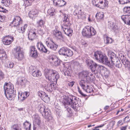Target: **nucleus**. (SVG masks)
Instances as JSON below:
<instances>
[{"instance_id": "nucleus-1", "label": "nucleus", "mask_w": 130, "mask_h": 130, "mask_svg": "<svg viewBox=\"0 0 130 130\" xmlns=\"http://www.w3.org/2000/svg\"><path fill=\"white\" fill-rule=\"evenodd\" d=\"M77 98L72 95H69L67 97H65L62 101V105L64 107L66 108L67 111L70 113L71 111L68 105H70L72 108L74 109H76L79 107V105L77 102Z\"/></svg>"}, {"instance_id": "nucleus-2", "label": "nucleus", "mask_w": 130, "mask_h": 130, "mask_svg": "<svg viewBox=\"0 0 130 130\" xmlns=\"http://www.w3.org/2000/svg\"><path fill=\"white\" fill-rule=\"evenodd\" d=\"M5 95L8 100H11L15 96L14 86L10 82L6 83L4 86Z\"/></svg>"}, {"instance_id": "nucleus-3", "label": "nucleus", "mask_w": 130, "mask_h": 130, "mask_svg": "<svg viewBox=\"0 0 130 130\" xmlns=\"http://www.w3.org/2000/svg\"><path fill=\"white\" fill-rule=\"evenodd\" d=\"M94 56L97 61L108 65L111 68H113V65L108 61V58L105 55H103L101 52L97 51L94 52Z\"/></svg>"}, {"instance_id": "nucleus-4", "label": "nucleus", "mask_w": 130, "mask_h": 130, "mask_svg": "<svg viewBox=\"0 0 130 130\" xmlns=\"http://www.w3.org/2000/svg\"><path fill=\"white\" fill-rule=\"evenodd\" d=\"M56 72L55 71L45 69L44 71V74L46 78L48 80L57 81L59 78V75L58 74H56Z\"/></svg>"}, {"instance_id": "nucleus-5", "label": "nucleus", "mask_w": 130, "mask_h": 130, "mask_svg": "<svg viewBox=\"0 0 130 130\" xmlns=\"http://www.w3.org/2000/svg\"><path fill=\"white\" fill-rule=\"evenodd\" d=\"M89 73L87 71H83L79 73L78 76L80 79V81H94L95 77L92 74H90L91 77L89 76Z\"/></svg>"}, {"instance_id": "nucleus-6", "label": "nucleus", "mask_w": 130, "mask_h": 130, "mask_svg": "<svg viewBox=\"0 0 130 130\" xmlns=\"http://www.w3.org/2000/svg\"><path fill=\"white\" fill-rule=\"evenodd\" d=\"M83 36L90 37L95 35L96 32L94 28L90 26H86L83 29L82 32Z\"/></svg>"}, {"instance_id": "nucleus-7", "label": "nucleus", "mask_w": 130, "mask_h": 130, "mask_svg": "<svg viewBox=\"0 0 130 130\" xmlns=\"http://www.w3.org/2000/svg\"><path fill=\"white\" fill-rule=\"evenodd\" d=\"M13 53L15 57L19 60L24 57V52L22 48L20 46H17L13 49Z\"/></svg>"}, {"instance_id": "nucleus-8", "label": "nucleus", "mask_w": 130, "mask_h": 130, "mask_svg": "<svg viewBox=\"0 0 130 130\" xmlns=\"http://www.w3.org/2000/svg\"><path fill=\"white\" fill-rule=\"evenodd\" d=\"M39 107L40 112L46 119L49 120L52 118L48 108H46L45 106L43 105L40 106Z\"/></svg>"}, {"instance_id": "nucleus-9", "label": "nucleus", "mask_w": 130, "mask_h": 130, "mask_svg": "<svg viewBox=\"0 0 130 130\" xmlns=\"http://www.w3.org/2000/svg\"><path fill=\"white\" fill-rule=\"evenodd\" d=\"M59 54L64 56L70 57L73 54L72 51L68 48L66 47H63L61 48L58 51Z\"/></svg>"}, {"instance_id": "nucleus-10", "label": "nucleus", "mask_w": 130, "mask_h": 130, "mask_svg": "<svg viewBox=\"0 0 130 130\" xmlns=\"http://www.w3.org/2000/svg\"><path fill=\"white\" fill-rule=\"evenodd\" d=\"M22 23L21 18L18 16L15 17L12 21L10 23V25L12 24V26L16 28L19 27L20 24Z\"/></svg>"}, {"instance_id": "nucleus-11", "label": "nucleus", "mask_w": 130, "mask_h": 130, "mask_svg": "<svg viewBox=\"0 0 130 130\" xmlns=\"http://www.w3.org/2000/svg\"><path fill=\"white\" fill-rule=\"evenodd\" d=\"M95 0V6L102 9H104L108 4V2L106 0Z\"/></svg>"}, {"instance_id": "nucleus-12", "label": "nucleus", "mask_w": 130, "mask_h": 130, "mask_svg": "<svg viewBox=\"0 0 130 130\" xmlns=\"http://www.w3.org/2000/svg\"><path fill=\"white\" fill-rule=\"evenodd\" d=\"M119 57L125 67L127 68L128 70L130 71V62L124 55L122 54H119Z\"/></svg>"}, {"instance_id": "nucleus-13", "label": "nucleus", "mask_w": 130, "mask_h": 130, "mask_svg": "<svg viewBox=\"0 0 130 130\" xmlns=\"http://www.w3.org/2000/svg\"><path fill=\"white\" fill-rule=\"evenodd\" d=\"M80 85L82 87V88L86 92L88 93H93L94 92L93 89L94 87L93 86L91 85L89 87L88 85L86 86L85 85L80 82L79 83Z\"/></svg>"}, {"instance_id": "nucleus-14", "label": "nucleus", "mask_w": 130, "mask_h": 130, "mask_svg": "<svg viewBox=\"0 0 130 130\" xmlns=\"http://www.w3.org/2000/svg\"><path fill=\"white\" fill-rule=\"evenodd\" d=\"M29 49L30 55L31 57L35 59L38 57V54L35 46H30Z\"/></svg>"}, {"instance_id": "nucleus-15", "label": "nucleus", "mask_w": 130, "mask_h": 130, "mask_svg": "<svg viewBox=\"0 0 130 130\" xmlns=\"http://www.w3.org/2000/svg\"><path fill=\"white\" fill-rule=\"evenodd\" d=\"M86 63L88 66H89L92 72H95V69L96 68L97 64L94 63L92 60L87 59L86 60Z\"/></svg>"}, {"instance_id": "nucleus-16", "label": "nucleus", "mask_w": 130, "mask_h": 130, "mask_svg": "<svg viewBox=\"0 0 130 130\" xmlns=\"http://www.w3.org/2000/svg\"><path fill=\"white\" fill-rule=\"evenodd\" d=\"M57 82H52H52H50V83L47 85V91L49 92H51L53 89H56L58 86Z\"/></svg>"}, {"instance_id": "nucleus-17", "label": "nucleus", "mask_w": 130, "mask_h": 130, "mask_svg": "<svg viewBox=\"0 0 130 130\" xmlns=\"http://www.w3.org/2000/svg\"><path fill=\"white\" fill-rule=\"evenodd\" d=\"M36 30L35 29H30L28 34V39L31 41L33 40L36 38Z\"/></svg>"}, {"instance_id": "nucleus-18", "label": "nucleus", "mask_w": 130, "mask_h": 130, "mask_svg": "<svg viewBox=\"0 0 130 130\" xmlns=\"http://www.w3.org/2000/svg\"><path fill=\"white\" fill-rule=\"evenodd\" d=\"M53 34L57 40H60L64 38L61 32L58 30H54L53 31Z\"/></svg>"}, {"instance_id": "nucleus-19", "label": "nucleus", "mask_w": 130, "mask_h": 130, "mask_svg": "<svg viewBox=\"0 0 130 130\" xmlns=\"http://www.w3.org/2000/svg\"><path fill=\"white\" fill-rule=\"evenodd\" d=\"M47 46L51 49L54 50H56L57 49L58 45L55 43L52 40H51L50 41H46Z\"/></svg>"}, {"instance_id": "nucleus-20", "label": "nucleus", "mask_w": 130, "mask_h": 130, "mask_svg": "<svg viewBox=\"0 0 130 130\" xmlns=\"http://www.w3.org/2000/svg\"><path fill=\"white\" fill-rule=\"evenodd\" d=\"M38 94L41 98L42 100L44 101H50V99L48 96L45 92L42 91H39L38 92Z\"/></svg>"}, {"instance_id": "nucleus-21", "label": "nucleus", "mask_w": 130, "mask_h": 130, "mask_svg": "<svg viewBox=\"0 0 130 130\" xmlns=\"http://www.w3.org/2000/svg\"><path fill=\"white\" fill-rule=\"evenodd\" d=\"M13 37L11 36H8V37L6 36L3 38L2 41L3 43L5 45L10 44L13 41Z\"/></svg>"}, {"instance_id": "nucleus-22", "label": "nucleus", "mask_w": 130, "mask_h": 130, "mask_svg": "<svg viewBox=\"0 0 130 130\" xmlns=\"http://www.w3.org/2000/svg\"><path fill=\"white\" fill-rule=\"evenodd\" d=\"M106 68L105 67L101 65H98L96 66V68L95 69V72H94L95 74L96 73L97 74H102L103 73V72L106 69Z\"/></svg>"}, {"instance_id": "nucleus-23", "label": "nucleus", "mask_w": 130, "mask_h": 130, "mask_svg": "<svg viewBox=\"0 0 130 130\" xmlns=\"http://www.w3.org/2000/svg\"><path fill=\"white\" fill-rule=\"evenodd\" d=\"M53 4L55 5L61 7L64 5L66 4V2L63 0H53Z\"/></svg>"}, {"instance_id": "nucleus-24", "label": "nucleus", "mask_w": 130, "mask_h": 130, "mask_svg": "<svg viewBox=\"0 0 130 130\" xmlns=\"http://www.w3.org/2000/svg\"><path fill=\"white\" fill-rule=\"evenodd\" d=\"M84 14L83 11L80 8L76 9L74 11L73 14L75 16H77L78 19L80 18Z\"/></svg>"}, {"instance_id": "nucleus-25", "label": "nucleus", "mask_w": 130, "mask_h": 130, "mask_svg": "<svg viewBox=\"0 0 130 130\" xmlns=\"http://www.w3.org/2000/svg\"><path fill=\"white\" fill-rule=\"evenodd\" d=\"M121 18L125 23L128 25H130V16L127 15H123L121 16Z\"/></svg>"}, {"instance_id": "nucleus-26", "label": "nucleus", "mask_w": 130, "mask_h": 130, "mask_svg": "<svg viewBox=\"0 0 130 130\" xmlns=\"http://www.w3.org/2000/svg\"><path fill=\"white\" fill-rule=\"evenodd\" d=\"M110 58L111 61V62L113 64L116 63L119 60L118 57L113 53H111L110 56Z\"/></svg>"}, {"instance_id": "nucleus-27", "label": "nucleus", "mask_w": 130, "mask_h": 130, "mask_svg": "<svg viewBox=\"0 0 130 130\" xmlns=\"http://www.w3.org/2000/svg\"><path fill=\"white\" fill-rule=\"evenodd\" d=\"M38 13V10L36 9H33L32 11H30L28 13L29 17L31 18H32L34 15L37 14Z\"/></svg>"}, {"instance_id": "nucleus-28", "label": "nucleus", "mask_w": 130, "mask_h": 130, "mask_svg": "<svg viewBox=\"0 0 130 130\" xmlns=\"http://www.w3.org/2000/svg\"><path fill=\"white\" fill-rule=\"evenodd\" d=\"M7 57L5 52L3 50H0V59L2 60H5Z\"/></svg>"}, {"instance_id": "nucleus-29", "label": "nucleus", "mask_w": 130, "mask_h": 130, "mask_svg": "<svg viewBox=\"0 0 130 130\" xmlns=\"http://www.w3.org/2000/svg\"><path fill=\"white\" fill-rule=\"evenodd\" d=\"M64 32L65 34L68 36H71L72 35V33L73 32V30L70 29V28H65L64 30Z\"/></svg>"}, {"instance_id": "nucleus-30", "label": "nucleus", "mask_w": 130, "mask_h": 130, "mask_svg": "<svg viewBox=\"0 0 130 130\" xmlns=\"http://www.w3.org/2000/svg\"><path fill=\"white\" fill-rule=\"evenodd\" d=\"M47 13L50 16H52L54 15L56 13L55 9L53 8H51L48 9Z\"/></svg>"}, {"instance_id": "nucleus-31", "label": "nucleus", "mask_w": 130, "mask_h": 130, "mask_svg": "<svg viewBox=\"0 0 130 130\" xmlns=\"http://www.w3.org/2000/svg\"><path fill=\"white\" fill-rule=\"evenodd\" d=\"M32 75L35 77H38L41 75V73L39 70L37 69V70L34 71L31 73Z\"/></svg>"}, {"instance_id": "nucleus-32", "label": "nucleus", "mask_w": 130, "mask_h": 130, "mask_svg": "<svg viewBox=\"0 0 130 130\" xmlns=\"http://www.w3.org/2000/svg\"><path fill=\"white\" fill-rule=\"evenodd\" d=\"M18 99L19 101L22 102L24 100V93L19 92L18 95Z\"/></svg>"}, {"instance_id": "nucleus-33", "label": "nucleus", "mask_w": 130, "mask_h": 130, "mask_svg": "<svg viewBox=\"0 0 130 130\" xmlns=\"http://www.w3.org/2000/svg\"><path fill=\"white\" fill-rule=\"evenodd\" d=\"M35 121L36 123L38 125V127L40 128L41 121L40 117L39 116L36 117L35 118Z\"/></svg>"}, {"instance_id": "nucleus-34", "label": "nucleus", "mask_w": 130, "mask_h": 130, "mask_svg": "<svg viewBox=\"0 0 130 130\" xmlns=\"http://www.w3.org/2000/svg\"><path fill=\"white\" fill-rule=\"evenodd\" d=\"M44 46L41 42H38L36 45V46L38 49L40 51L42 50Z\"/></svg>"}, {"instance_id": "nucleus-35", "label": "nucleus", "mask_w": 130, "mask_h": 130, "mask_svg": "<svg viewBox=\"0 0 130 130\" xmlns=\"http://www.w3.org/2000/svg\"><path fill=\"white\" fill-rule=\"evenodd\" d=\"M62 63L63 67L64 66L65 64L64 63L62 62L59 59H58V58H57L56 60L54 62L55 66H59Z\"/></svg>"}, {"instance_id": "nucleus-36", "label": "nucleus", "mask_w": 130, "mask_h": 130, "mask_svg": "<svg viewBox=\"0 0 130 130\" xmlns=\"http://www.w3.org/2000/svg\"><path fill=\"white\" fill-rule=\"evenodd\" d=\"M95 16L97 19H102L103 18L104 14L102 12H99L97 13Z\"/></svg>"}, {"instance_id": "nucleus-37", "label": "nucleus", "mask_w": 130, "mask_h": 130, "mask_svg": "<svg viewBox=\"0 0 130 130\" xmlns=\"http://www.w3.org/2000/svg\"><path fill=\"white\" fill-rule=\"evenodd\" d=\"M123 11L124 13H126L127 15L130 16V7H125L123 8Z\"/></svg>"}, {"instance_id": "nucleus-38", "label": "nucleus", "mask_w": 130, "mask_h": 130, "mask_svg": "<svg viewBox=\"0 0 130 130\" xmlns=\"http://www.w3.org/2000/svg\"><path fill=\"white\" fill-rule=\"evenodd\" d=\"M31 125L28 122L26 121H25V128L26 130H30Z\"/></svg>"}, {"instance_id": "nucleus-39", "label": "nucleus", "mask_w": 130, "mask_h": 130, "mask_svg": "<svg viewBox=\"0 0 130 130\" xmlns=\"http://www.w3.org/2000/svg\"><path fill=\"white\" fill-rule=\"evenodd\" d=\"M57 58L55 55H53L50 56L48 58L50 61L52 63L56 60Z\"/></svg>"}, {"instance_id": "nucleus-40", "label": "nucleus", "mask_w": 130, "mask_h": 130, "mask_svg": "<svg viewBox=\"0 0 130 130\" xmlns=\"http://www.w3.org/2000/svg\"><path fill=\"white\" fill-rule=\"evenodd\" d=\"M11 130H22L17 124L13 125L11 126Z\"/></svg>"}, {"instance_id": "nucleus-41", "label": "nucleus", "mask_w": 130, "mask_h": 130, "mask_svg": "<svg viewBox=\"0 0 130 130\" xmlns=\"http://www.w3.org/2000/svg\"><path fill=\"white\" fill-rule=\"evenodd\" d=\"M106 78L108 77L110 74L109 71L107 68L104 71L103 73L102 74Z\"/></svg>"}, {"instance_id": "nucleus-42", "label": "nucleus", "mask_w": 130, "mask_h": 130, "mask_svg": "<svg viewBox=\"0 0 130 130\" xmlns=\"http://www.w3.org/2000/svg\"><path fill=\"white\" fill-rule=\"evenodd\" d=\"M14 65V64L13 63L11 62H9L7 64H6L5 66L7 68H12L13 67Z\"/></svg>"}, {"instance_id": "nucleus-43", "label": "nucleus", "mask_w": 130, "mask_h": 130, "mask_svg": "<svg viewBox=\"0 0 130 130\" xmlns=\"http://www.w3.org/2000/svg\"><path fill=\"white\" fill-rule=\"evenodd\" d=\"M120 4L122 5L127 4L128 2H130V0H118Z\"/></svg>"}, {"instance_id": "nucleus-44", "label": "nucleus", "mask_w": 130, "mask_h": 130, "mask_svg": "<svg viewBox=\"0 0 130 130\" xmlns=\"http://www.w3.org/2000/svg\"><path fill=\"white\" fill-rule=\"evenodd\" d=\"M44 24V22L42 20H40L38 21L37 24L38 25V27H41Z\"/></svg>"}, {"instance_id": "nucleus-45", "label": "nucleus", "mask_w": 130, "mask_h": 130, "mask_svg": "<svg viewBox=\"0 0 130 130\" xmlns=\"http://www.w3.org/2000/svg\"><path fill=\"white\" fill-rule=\"evenodd\" d=\"M37 68L35 66H31L29 67V72L31 74L34 71L37 70Z\"/></svg>"}, {"instance_id": "nucleus-46", "label": "nucleus", "mask_w": 130, "mask_h": 130, "mask_svg": "<svg viewBox=\"0 0 130 130\" xmlns=\"http://www.w3.org/2000/svg\"><path fill=\"white\" fill-rule=\"evenodd\" d=\"M64 15L63 20V22H66L69 21V20L68 15L65 14H64Z\"/></svg>"}, {"instance_id": "nucleus-47", "label": "nucleus", "mask_w": 130, "mask_h": 130, "mask_svg": "<svg viewBox=\"0 0 130 130\" xmlns=\"http://www.w3.org/2000/svg\"><path fill=\"white\" fill-rule=\"evenodd\" d=\"M69 69L68 68H67L66 71L64 70L63 71L65 76H70L71 75L70 72L69 71Z\"/></svg>"}, {"instance_id": "nucleus-48", "label": "nucleus", "mask_w": 130, "mask_h": 130, "mask_svg": "<svg viewBox=\"0 0 130 130\" xmlns=\"http://www.w3.org/2000/svg\"><path fill=\"white\" fill-rule=\"evenodd\" d=\"M106 43L107 44L111 43L113 41L111 38L108 37H106Z\"/></svg>"}, {"instance_id": "nucleus-49", "label": "nucleus", "mask_w": 130, "mask_h": 130, "mask_svg": "<svg viewBox=\"0 0 130 130\" xmlns=\"http://www.w3.org/2000/svg\"><path fill=\"white\" fill-rule=\"evenodd\" d=\"M41 51L48 54H49L50 53V51L44 46L43 47L42 50Z\"/></svg>"}, {"instance_id": "nucleus-50", "label": "nucleus", "mask_w": 130, "mask_h": 130, "mask_svg": "<svg viewBox=\"0 0 130 130\" xmlns=\"http://www.w3.org/2000/svg\"><path fill=\"white\" fill-rule=\"evenodd\" d=\"M114 64H115L116 66L118 68H121L122 67V64L121 63L120 61L119 60Z\"/></svg>"}, {"instance_id": "nucleus-51", "label": "nucleus", "mask_w": 130, "mask_h": 130, "mask_svg": "<svg viewBox=\"0 0 130 130\" xmlns=\"http://www.w3.org/2000/svg\"><path fill=\"white\" fill-rule=\"evenodd\" d=\"M124 122H128L130 121V116L128 115L126 117H125L123 120Z\"/></svg>"}, {"instance_id": "nucleus-52", "label": "nucleus", "mask_w": 130, "mask_h": 130, "mask_svg": "<svg viewBox=\"0 0 130 130\" xmlns=\"http://www.w3.org/2000/svg\"><path fill=\"white\" fill-rule=\"evenodd\" d=\"M17 29H18V31L20 33H23L24 32V26L23 27H21L20 28L19 27Z\"/></svg>"}, {"instance_id": "nucleus-53", "label": "nucleus", "mask_w": 130, "mask_h": 130, "mask_svg": "<svg viewBox=\"0 0 130 130\" xmlns=\"http://www.w3.org/2000/svg\"><path fill=\"white\" fill-rule=\"evenodd\" d=\"M64 27H67V28H70L71 24L69 21L68 22H64L63 24Z\"/></svg>"}, {"instance_id": "nucleus-54", "label": "nucleus", "mask_w": 130, "mask_h": 130, "mask_svg": "<svg viewBox=\"0 0 130 130\" xmlns=\"http://www.w3.org/2000/svg\"><path fill=\"white\" fill-rule=\"evenodd\" d=\"M4 78V75L3 73L0 70V81Z\"/></svg>"}, {"instance_id": "nucleus-55", "label": "nucleus", "mask_w": 130, "mask_h": 130, "mask_svg": "<svg viewBox=\"0 0 130 130\" xmlns=\"http://www.w3.org/2000/svg\"><path fill=\"white\" fill-rule=\"evenodd\" d=\"M112 29H113L116 32H117V31H118V27L115 24L114 25L113 27H112Z\"/></svg>"}, {"instance_id": "nucleus-56", "label": "nucleus", "mask_w": 130, "mask_h": 130, "mask_svg": "<svg viewBox=\"0 0 130 130\" xmlns=\"http://www.w3.org/2000/svg\"><path fill=\"white\" fill-rule=\"evenodd\" d=\"M115 24L113 22H110L108 24L109 27L110 29H112L114 25Z\"/></svg>"}, {"instance_id": "nucleus-57", "label": "nucleus", "mask_w": 130, "mask_h": 130, "mask_svg": "<svg viewBox=\"0 0 130 130\" xmlns=\"http://www.w3.org/2000/svg\"><path fill=\"white\" fill-rule=\"evenodd\" d=\"M10 3V1L9 0H6L4 3L3 4H4L6 6H9Z\"/></svg>"}, {"instance_id": "nucleus-58", "label": "nucleus", "mask_w": 130, "mask_h": 130, "mask_svg": "<svg viewBox=\"0 0 130 130\" xmlns=\"http://www.w3.org/2000/svg\"><path fill=\"white\" fill-rule=\"evenodd\" d=\"M68 86H69L70 87H73L74 84L75 82H68Z\"/></svg>"}, {"instance_id": "nucleus-59", "label": "nucleus", "mask_w": 130, "mask_h": 130, "mask_svg": "<svg viewBox=\"0 0 130 130\" xmlns=\"http://www.w3.org/2000/svg\"><path fill=\"white\" fill-rule=\"evenodd\" d=\"M78 91L79 93L83 96H86V95L84 94L82 91L81 90H80L79 87H78Z\"/></svg>"}, {"instance_id": "nucleus-60", "label": "nucleus", "mask_w": 130, "mask_h": 130, "mask_svg": "<svg viewBox=\"0 0 130 130\" xmlns=\"http://www.w3.org/2000/svg\"><path fill=\"white\" fill-rule=\"evenodd\" d=\"M5 9H4L3 7H2L0 5V11L2 12H4L5 11Z\"/></svg>"}, {"instance_id": "nucleus-61", "label": "nucleus", "mask_w": 130, "mask_h": 130, "mask_svg": "<svg viewBox=\"0 0 130 130\" xmlns=\"http://www.w3.org/2000/svg\"><path fill=\"white\" fill-rule=\"evenodd\" d=\"M127 38L129 42L130 43V33L128 34L127 36Z\"/></svg>"}, {"instance_id": "nucleus-62", "label": "nucleus", "mask_w": 130, "mask_h": 130, "mask_svg": "<svg viewBox=\"0 0 130 130\" xmlns=\"http://www.w3.org/2000/svg\"><path fill=\"white\" fill-rule=\"evenodd\" d=\"M4 16H2L0 15V22H2L3 21V19Z\"/></svg>"}, {"instance_id": "nucleus-63", "label": "nucleus", "mask_w": 130, "mask_h": 130, "mask_svg": "<svg viewBox=\"0 0 130 130\" xmlns=\"http://www.w3.org/2000/svg\"><path fill=\"white\" fill-rule=\"evenodd\" d=\"M38 129H37V127H36L35 126H34L33 127V130H40L41 129L38 126Z\"/></svg>"}, {"instance_id": "nucleus-64", "label": "nucleus", "mask_w": 130, "mask_h": 130, "mask_svg": "<svg viewBox=\"0 0 130 130\" xmlns=\"http://www.w3.org/2000/svg\"><path fill=\"white\" fill-rule=\"evenodd\" d=\"M127 126H122L121 128V130H126L127 128Z\"/></svg>"}]
</instances>
